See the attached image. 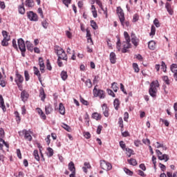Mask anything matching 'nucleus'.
<instances>
[{
  "mask_svg": "<svg viewBox=\"0 0 177 177\" xmlns=\"http://www.w3.org/2000/svg\"><path fill=\"white\" fill-rule=\"evenodd\" d=\"M124 37L125 41L122 42L123 48L122 50V53H127L128 52V49L131 48L132 45L131 44V37H129V35L128 32H124Z\"/></svg>",
  "mask_w": 177,
  "mask_h": 177,
  "instance_id": "f257e3e1",
  "label": "nucleus"
},
{
  "mask_svg": "<svg viewBox=\"0 0 177 177\" xmlns=\"http://www.w3.org/2000/svg\"><path fill=\"white\" fill-rule=\"evenodd\" d=\"M158 86H160L158 80L153 81L151 83L149 92L151 97H156V96H157V88H158Z\"/></svg>",
  "mask_w": 177,
  "mask_h": 177,
  "instance_id": "f03ea898",
  "label": "nucleus"
},
{
  "mask_svg": "<svg viewBox=\"0 0 177 177\" xmlns=\"http://www.w3.org/2000/svg\"><path fill=\"white\" fill-rule=\"evenodd\" d=\"M55 51L56 55H57L58 59H62V60H67V54L66 51L59 46H55Z\"/></svg>",
  "mask_w": 177,
  "mask_h": 177,
  "instance_id": "7ed1b4c3",
  "label": "nucleus"
},
{
  "mask_svg": "<svg viewBox=\"0 0 177 177\" xmlns=\"http://www.w3.org/2000/svg\"><path fill=\"white\" fill-rule=\"evenodd\" d=\"M15 82L18 86L19 91H21V89H23V82H24V77L23 75H20L19 72H16L15 73Z\"/></svg>",
  "mask_w": 177,
  "mask_h": 177,
  "instance_id": "20e7f679",
  "label": "nucleus"
},
{
  "mask_svg": "<svg viewBox=\"0 0 177 177\" xmlns=\"http://www.w3.org/2000/svg\"><path fill=\"white\" fill-rule=\"evenodd\" d=\"M18 44V48L19 50H21V56L23 57H26V43L24 41V39L23 38H19L17 40Z\"/></svg>",
  "mask_w": 177,
  "mask_h": 177,
  "instance_id": "39448f33",
  "label": "nucleus"
},
{
  "mask_svg": "<svg viewBox=\"0 0 177 177\" xmlns=\"http://www.w3.org/2000/svg\"><path fill=\"white\" fill-rule=\"evenodd\" d=\"M116 12L121 25L122 26V27H125V15L124 14V10H122V8H121V7H118Z\"/></svg>",
  "mask_w": 177,
  "mask_h": 177,
  "instance_id": "423d86ee",
  "label": "nucleus"
},
{
  "mask_svg": "<svg viewBox=\"0 0 177 177\" xmlns=\"http://www.w3.org/2000/svg\"><path fill=\"white\" fill-rule=\"evenodd\" d=\"M96 86H97V85H96L93 90V95L95 96V97L104 99V97H106V93H104V91L103 90L97 89Z\"/></svg>",
  "mask_w": 177,
  "mask_h": 177,
  "instance_id": "0eeeda50",
  "label": "nucleus"
},
{
  "mask_svg": "<svg viewBox=\"0 0 177 177\" xmlns=\"http://www.w3.org/2000/svg\"><path fill=\"white\" fill-rule=\"evenodd\" d=\"M156 154L158 156V160H160V161L163 160L165 162H167V161H168V160H169V158L168 157V155L162 154V153L161 152L160 150L156 149Z\"/></svg>",
  "mask_w": 177,
  "mask_h": 177,
  "instance_id": "6e6552de",
  "label": "nucleus"
},
{
  "mask_svg": "<svg viewBox=\"0 0 177 177\" xmlns=\"http://www.w3.org/2000/svg\"><path fill=\"white\" fill-rule=\"evenodd\" d=\"M19 135L23 133L24 135V138L29 142L32 140V136H31V131L30 130L24 129L21 131H19Z\"/></svg>",
  "mask_w": 177,
  "mask_h": 177,
  "instance_id": "1a4fd4ad",
  "label": "nucleus"
},
{
  "mask_svg": "<svg viewBox=\"0 0 177 177\" xmlns=\"http://www.w3.org/2000/svg\"><path fill=\"white\" fill-rule=\"evenodd\" d=\"M27 16L30 21H38V15L35 12L29 11L27 12Z\"/></svg>",
  "mask_w": 177,
  "mask_h": 177,
  "instance_id": "9d476101",
  "label": "nucleus"
},
{
  "mask_svg": "<svg viewBox=\"0 0 177 177\" xmlns=\"http://www.w3.org/2000/svg\"><path fill=\"white\" fill-rule=\"evenodd\" d=\"M109 62L111 64H115L117 63V55H115V53L111 52L109 54Z\"/></svg>",
  "mask_w": 177,
  "mask_h": 177,
  "instance_id": "9b49d317",
  "label": "nucleus"
},
{
  "mask_svg": "<svg viewBox=\"0 0 177 177\" xmlns=\"http://www.w3.org/2000/svg\"><path fill=\"white\" fill-rule=\"evenodd\" d=\"M131 42L133 44V45H134V46H138V45H139V39L138 37H136V35H135L134 33H131Z\"/></svg>",
  "mask_w": 177,
  "mask_h": 177,
  "instance_id": "f8f14e48",
  "label": "nucleus"
},
{
  "mask_svg": "<svg viewBox=\"0 0 177 177\" xmlns=\"http://www.w3.org/2000/svg\"><path fill=\"white\" fill-rule=\"evenodd\" d=\"M171 71L174 73V77L177 81V64H173L171 65Z\"/></svg>",
  "mask_w": 177,
  "mask_h": 177,
  "instance_id": "ddd939ff",
  "label": "nucleus"
},
{
  "mask_svg": "<svg viewBox=\"0 0 177 177\" xmlns=\"http://www.w3.org/2000/svg\"><path fill=\"white\" fill-rule=\"evenodd\" d=\"M102 109L104 117H109L110 115V113H109V106H107V104H103L102 106Z\"/></svg>",
  "mask_w": 177,
  "mask_h": 177,
  "instance_id": "4468645a",
  "label": "nucleus"
},
{
  "mask_svg": "<svg viewBox=\"0 0 177 177\" xmlns=\"http://www.w3.org/2000/svg\"><path fill=\"white\" fill-rule=\"evenodd\" d=\"M39 66L41 73H45V63H44V58L41 57H39Z\"/></svg>",
  "mask_w": 177,
  "mask_h": 177,
  "instance_id": "2eb2a0df",
  "label": "nucleus"
},
{
  "mask_svg": "<svg viewBox=\"0 0 177 177\" xmlns=\"http://www.w3.org/2000/svg\"><path fill=\"white\" fill-rule=\"evenodd\" d=\"M33 71H34L35 75H37L39 81V83L42 84V79L41 78V73H39V70H38V68H37V66L33 67Z\"/></svg>",
  "mask_w": 177,
  "mask_h": 177,
  "instance_id": "dca6fc26",
  "label": "nucleus"
},
{
  "mask_svg": "<svg viewBox=\"0 0 177 177\" xmlns=\"http://www.w3.org/2000/svg\"><path fill=\"white\" fill-rule=\"evenodd\" d=\"M53 112V108L52 107V105L50 104H48L45 106V113L46 115H49V114H51V113Z\"/></svg>",
  "mask_w": 177,
  "mask_h": 177,
  "instance_id": "f3484780",
  "label": "nucleus"
},
{
  "mask_svg": "<svg viewBox=\"0 0 177 177\" xmlns=\"http://www.w3.org/2000/svg\"><path fill=\"white\" fill-rule=\"evenodd\" d=\"M21 4L18 6V12L20 15L26 13V8H24V1L21 0Z\"/></svg>",
  "mask_w": 177,
  "mask_h": 177,
  "instance_id": "a211bd4d",
  "label": "nucleus"
},
{
  "mask_svg": "<svg viewBox=\"0 0 177 177\" xmlns=\"http://www.w3.org/2000/svg\"><path fill=\"white\" fill-rule=\"evenodd\" d=\"M165 8L167 9L168 13L172 16L174 15V10H172V8L171 7V3L169 2H167L165 4Z\"/></svg>",
  "mask_w": 177,
  "mask_h": 177,
  "instance_id": "6ab92c4d",
  "label": "nucleus"
},
{
  "mask_svg": "<svg viewBox=\"0 0 177 177\" xmlns=\"http://www.w3.org/2000/svg\"><path fill=\"white\" fill-rule=\"evenodd\" d=\"M0 109H2L3 112L6 111L5 101H3V97H2V95H0Z\"/></svg>",
  "mask_w": 177,
  "mask_h": 177,
  "instance_id": "aec40b11",
  "label": "nucleus"
},
{
  "mask_svg": "<svg viewBox=\"0 0 177 177\" xmlns=\"http://www.w3.org/2000/svg\"><path fill=\"white\" fill-rule=\"evenodd\" d=\"M59 111L62 115H64L66 114V108H64V105L63 103H59Z\"/></svg>",
  "mask_w": 177,
  "mask_h": 177,
  "instance_id": "412c9836",
  "label": "nucleus"
},
{
  "mask_svg": "<svg viewBox=\"0 0 177 177\" xmlns=\"http://www.w3.org/2000/svg\"><path fill=\"white\" fill-rule=\"evenodd\" d=\"M154 147L156 149L162 148V150H167V146L164 145V144H161L159 142H156L153 144Z\"/></svg>",
  "mask_w": 177,
  "mask_h": 177,
  "instance_id": "4be33fe9",
  "label": "nucleus"
},
{
  "mask_svg": "<svg viewBox=\"0 0 177 177\" xmlns=\"http://www.w3.org/2000/svg\"><path fill=\"white\" fill-rule=\"evenodd\" d=\"M28 96L29 95L26 92V91H24L21 93V98L22 102H26L27 99H28Z\"/></svg>",
  "mask_w": 177,
  "mask_h": 177,
  "instance_id": "5701e85b",
  "label": "nucleus"
},
{
  "mask_svg": "<svg viewBox=\"0 0 177 177\" xmlns=\"http://www.w3.org/2000/svg\"><path fill=\"white\" fill-rule=\"evenodd\" d=\"M39 97H41V100L42 102L45 101V99L46 97V95L45 94V91H44V88H41L39 90Z\"/></svg>",
  "mask_w": 177,
  "mask_h": 177,
  "instance_id": "b1692460",
  "label": "nucleus"
},
{
  "mask_svg": "<svg viewBox=\"0 0 177 177\" xmlns=\"http://www.w3.org/2000/svg\"><path fill=\"white\" fill-rule=\"evenodd\" d=\"M68 168L71 172H75V165L74 162H70L68 165Z\"/></svg>",
  "mask_w": 177,
  "mask_h": 177,
  "instance_id": "393cba45",
  "label": "nucleus"
},
{
  "mask_svg": "<svg viewBox=\"0 0 177 177\" xmlns=\"http://www.w3.org/2000/svg\"><path fill=\"white\" fill-rule=\"evenodd\" d=\"M26 44L28 50H30V52H32V50H34V45H32L30 41H26Z\"/></svg>",
  "mask_w": 177,
  "mask_h": 177,
  "instance_id": "a878e982",
  "label": "nucleus"
},
{
  "mask_svg": "<svg viewBox=\"0 0 177 177\" xmlns=\"http://www.w3.org/2000/svg\"><path fill=\"white\" fill-rule=\"evenodd\" d=\"M148 47L151 50H154L156 49V41L152 40L148 42Z\"/></svg>",
  "mask_w": 177,
  "mask_h": 177,
  "instance_id": "bb28decb",
  "label": "nucleus"
},
{
  "mask_svg": "<svg viewBox=\"0 0 177 177\" xmlns=\"http://www.w3.org/2000/svg\"><path fill=\"white\" fill-rule=\"evenodd\" d=\"M60 75L63 81H66V80H67V78L68 77V75H67V71H62L61 72Z\"/></svg>",
  "mask_w": 177,
  "mask_h": 177,
  "instance_id": "cd10ccee",
  "label": "nucleus"
},
{
  "mask_svg": "<svg viewBox=\"0 0 177 177\" xmlns=\"http://www.w3.org/2000/svg\"><path fill=\"white\" fill-rule=\"evenodd\" d=\"M2 35L3 37V39H6L7 41H10V36L8 34V32L6 30L2 31Z\"/></svg>",
  "mask_w": 177,
  "mask_h": 177,
  "instance_id": "c85d7f7f",
  "label": "nucleus"
},
{
  "mask_svg": "<svg viewBox=\"0 0 177 177\" xmlns=\"http://www.w3.org/2000/svg\"><path fill=\"white\" fill-rule=\"evenodd\" d=\"M25 5L28 8H32L34 6V1L32 0H26Z\"/></svg>",
  "mask_w": 177,
  "mask_h": 177,
  "instance_id": "c756f323",
  "label": "nucleus"
},
{
  "mask_svg": "<svg viewBox=\"0 0 177 177\" xmlns=\"http://www.w3.org/2000/svg\"><path fill=\"white\" fill-rule=\"evenodd\" d=\"M92 118L94 120H96L97 121H98V120H100L102 118V115L99 113L95 112L93 113Z\"/></svg>",
  "mask_w": 177,
  "mask_h": 177,
  "instance_id": "7c9ffc66",
  "label": "nucleus"
},
{
  "mask_svg": "<svg viewBox=\"0 0 177 177\" xmlns=\"http://www.w3.org/2000/svg\"><path fill=\"white\" fill-rule=\"evenodd\" d=\"M14 114L16 118L15 120L17 124H19V122L21 121V118H20V113H19V111H15Z\"/></svg>",
  "mask_w": 177,
  "mask_h": 177,
  "instance_id": "2f4dec72",
  "label": "nucleus"
},
{
  "mask_svg": "<svg viewBox=\"0 0 177 177\" xmlns=\"http://www.w3.org/2000/svg\"><path fill=\"white\" fill-rule=\"evenodd\" d=\"M117 42H116V48L118 49V52L121 50V40L120 39L119 37H117Z\"/></svg>",
  "mask_w": 177,
  "mask_h": 177,
  "instance_id": "473e14b6",
  "label": "nucleus"
},
{
  "mask_svg": "<svg viewBox=\"0 0 177 177\" xmlns=\"http://www.w3.org/2000/svg\"><path fill=\"white\" fill-rule=\"evenodd\" d=\"M62 128L65 129V131H67V132H71V127L70 126L66 124L65 123H62Z\"/></svg>",
  "mask_w": 177,
  "mask_h": 177,
  "instance_id": "72a5a7b5",
  "label": "nucleus"
},
{
  "mask_svg": "<svg viewBox=\"0 0 177 177\" xmlns=\"http://www.w3.org/2000/svg\"><path fill=\"white\" fill-rule=\"evenodd\" d=\"M100 167L102 169H104L106 171L107 169V165H106V162L105 160H101L100 161Z\"/></svg>",
  "mask_w": 177,
  "mask_h": 177,
  "instance_id": "f704fd0d",
  "label": "nucleus"
},
{
  "mask_svg": "<svg viewBox=\"0 0 177 177\" xmlns=\"http://www.w3.org/2000/svg\"><path fill=\"white\" fill-rule=\"evenodd\" d=\"M113 105L115 109L118 110V109H120V100L118 99H115L113 102Z\"/></svg>",
  "mask_w": 177,
  "mask_h": 177,
  "instance_id": "c9c22d12",
  "label": "nucleus"
},
{
  "mask_svg": "<svg viewBox=\"0 0 177 177\" xmlns=\"http://www.w3.org/2000/svg\"><path fill=\"white\" fill-rule=\"evenodd\" d=\"M127 161L130 165H133L134 167L135 165H138V162L133 158L129 159Z\"/></svg>",
  "mask_w": 177,
  "mask_h": 177,
  "instance_id": "e433bc0d",
  "label": "nucleus"
},
{
  "mask_svg": "<svg viewBox=\"0 0 177 177\" xmlns=\"http://www.w3.org/2000/svg\"><path fill=\"white\" fill-rule=\"evenodd\" d=\"M33 156L36 161H39L40 158H39V154L38 153V150H35L33 151Z\"/></svg>",
  "mask_w": 177,
  "mask_h": 177,
  "instance_id": "4c0bfd02",
  "label": "nucleus"
},
{
  "mask_svg": "<svg viewBox=\"0 0 177 177\" xmlns=\"http://www.w3.org/2000/svg\"><path fill=\"white\" fill-rule=\"evenodd\" d=\"M53 149L48 147L47 148V156L48 157H52V156H53Z\"/></svg>",
  "mask_w": 177,
  "mask_h": 177,
  "instance_id": "58836bf2",
  "label": "nucleus"
},
{
  "mask_svg": "<svg viewBox=\"0 0 177 177\" xmlns=\"http://www.w3.org/2000/svg\"><path fill=\"white\" fill-rule=\"evenodd\" d=\"M111 88H112V89H113L115 92H118V91L119 87H118L117 83H115V82L112 83V84H111Z\"/></svg>",
  "mask_w": 177,
  "mask_h": 177,
  "instance_id": "ea45409f",
  "label": "nucleus"
},
{
  "mask_svg": "<svg viewBox=\"0 0 177 177\" xmlns=\"http://www.w3.org/2000/svg\"><path fill=\"white\" fill-rule=\"evenodd\" d=\"M91 26L92 27V28L93 30H97V28H98L97 24L93 20L91 21Z\"/></svg>",
  "mask_w": 177,
  "mask_h": 177,
  "instance_id": "a19ab883",
  "label": "nucleus"
},
{
  "mask_svg": "<svg viewBox=\"0 0 177 177\" xmlns=\"http://www.w3.org/2000/svg\"><path fill=\"white\" fill-rule=\"evenodd\" d=\"M24 77H25V81L26 82L30 81V73H28V71H24Z\"/></svg>",
  "mask_w": 177,
  "mask_h": 177,
  "instance_id": "79ce46f5",
  "label": "nucleus"
},
{
  "mask_svg": "<svg viewBox=\"0 0 177 177\" xmlns=\"http://www.w3.org/2000/svg\"><path fill=\"white\" fill-rule=\"evenodd\" d=\"M12 47L16 49V50H19V47L17 46V41L15 39H12Z\"/></svg>",
  "mask_w": 177,
  "mask_h": 177,
  "instance_id": "37998d69",
  "label": "nucleus"
},
{
  "mask_svg": "<svg viewBox=\"0 0 177 177\" xmlns=\"http://www.w3.org/2000/svg\"><path fill=\"white\" fill-rule=\"evenodd\" d=\"M149 35H156V26H151V32L149 33Z\"/></svg>",
  "mask_w": 177,
  "mask_h": 177,
  "instance_id": "c03bdc74",
  "label": "nucleus"
},
{
  "mask_svg": "<svg viewBox=\"0 0 177 177\" xmlns=\"http://www.w3.org/2000/svg\"><path fill=\"white\" fill-rule=\"evenodd\" d=\"M133 68L135 73H139L140 69H139V66H138V64L133 63Z\"/></svg>",
  "mask_w": 177,
  "mask_h": 177,
  "instance_id": "a18cd8bd",
  "label": "nucleus"
},
{
  "mask_svg": "<svg viewBox=\"0 0 177 177\" xmlns=\"http://www.w3.org/2000/svg\"><path fill=\"white\" fill-rule=\"evenodd\" d=\"M1 45L2 46H9V40L3 39V40L1 41Z\"/></svg>",
  "mask_w": 177,
  "mask_h": 177,
  "instance_id": "49530a36",
  "label": "nucleus"
},
{
  "mask_svg": "<svg viewBox=\"0 0 177 177\" xmlns=\"http://www.w3.org/2000/svg\"><path fill=\"white\" fill-rule=\"evenodd\" d=\"M124 171L125 172V174H127V175H129V176H132V175H133V172H132L129 169L124 168Z\"/></svg>",
  "mask_w": 177,
  "mask_h": 177,
  "instance_id": "de8ad7c7",
  "label": "nucleus"
},
{
  "mask_svg": "<svg viewBox=\"0 0 177 177\" xmlns=\"http://www.w3.org/2000/svg\"><path fill=\"white\" fill-rule=\"evenodd\" d=\"M162 80L167 85H169L170 81L169 79L168 78V76H163Z\"/></svg>",
  "mask_w": 177,
  "mask_h": 177,
  "instance_id": "09e8293b",
  "label": "nucleus"
},
{
  "mask_svg": "<svg viewBox=\"0 0 177 177\" xmlns=\"http://www.w3.org/2000/svg\"><path fill=\"white\" fill-rule=\"evenodd\" d=\"M118 124L120 128H124V120H122V118H119Z\"/></svg>",
  "mask_w": 177,
  "mask_h": 177,
  "instance_id": "8fccbe9b",
  "label": "nucleus"
},
{
  "mask_svg": "<svg viewBox=\"0 0 177 177\" xmlns=\"http://www.w3.org/2000/svg\"><path fill=\"white\" fill-rule=\"evenodd\" d=\"M119 145H120L121 149H122V150H126L127 145H125V143L124 142V141H120L119 142Z\"/></svg>",
  "mask_w": 177,
  "mask_h": 177,
  "instance_id": "3c124183",
  "label": "nucleus"
},
{
  "mask_svg": "<svg viewBox=\"0 0 177 177\" xmlns=\"http://www.w3.org/2000/svg\"><path fill=\"white\" fill-rule=\"evenodd\" d=\"M107 93L110 95V96H112V97H115V94H114V92L111 91L110 88L106 89Z\"/></svg>",
  "mask_w": 177,
  "mask_h": 177,
  "instance_id": "603ef678",
  "label": "nucleus"
},
{
  "mask_svg": "<svg viewBox=\"0 0 177 177\" xmlns=\"http://www.w3.org/2000/svg\"><path fill=\"white\" fill-rule=\"evenodd\" d=\"M139 20V15L135 14L133 16V23H136Z\"/></svg>",
  "mask_w": 177,
  "mask_h": 177,
  "instance_id": "864d4df0",
  "label": "nucleus"
},
{
  "mask_svg": "<svg viewBox=\"0 0 177 177\" xmlns=\"http://www.w3.org/2000/svg\"><path fill=\"white\" fill-rule=\"evenodd\" d=\"M85 84H86V86L88 87V88H92V82L91 81V80H87L86 82H85Z\"/></svg>",
  "mask_w": 177,
  "mask_h": 177,
  "instance_id": "5fc2aeb1",
  "label": "nucleus"
},
{
  "mask_svg": "<svg viewBox=\"0 0 177 177\" xmlns=\"http://www.w3.org/2000/svg\"><path fill=\"white\" fill-rule=\"evenodd\" d=\"M62 2L66 8H68V5L71 3V0H62Z\"/></svg>",
  "mask_w": 177,
  "mask_h": 177,
  "instance_id": "6e6d98bb",
  "label": "nucleus"
},
{
  "mask_svg": "<svg viewBox=\"0 0 177 177\" xmlns=\"http://www.w3.org/2000/svg\"><path fill=\"white\" fill-rule=\"evenodd\" d=\"M46 68L49 71L52 70V66L50 65V62H49V59H47L46 61Z\"/></svg>",
  "mask_w": 177,
  "mask_h": 177,
  "instance_id": "4d7b16f0",
  "label": "nucleus"
},
{
  "mask_svg": "<svg viewBox=\"0 0 177 177\" xmlns=\"http://www.w3.org/2000/svg\"><path fill=\"white\" fill-rule=\"evenodd\" d=\"M41 26L44 28L46 29V28H48V26H49V24L46 21H43L41 22Z\"/></svg>",
  "mask_w": 177,
  "mask_h": 177,
  "instance_id": "13d9d810",
  "label": "nucleus"
},
{
  "mask_svg": "<svg viewBox=\"0 0 177 177\" xmlns=\"http://www.w3.org/2000/svg\"><path fill=\"white\" fill-rule=\"evenodd\" d=\"M161 67H162V70L165 73L167 71V64H165V62H161Z\"/></svg>",
  "mask_w": 177,
  "mask_h": 177,
  "instance_id": "bf43d9fd",
  "label": "nucleus"
},
{
  "mask_svg": "<svg viewBox=\"0 0 177 177\" xmlns=\"http://www.w3.org/2000/svg\"><path fill=\"white\" fill-rule=\"evenodd\" d=\"M153 24L154 26H156V27L158 28L160 27V26H161V24H160V21H158V19H155L153 20Z\"/></svg>",
  "mask_w": 177,
  "mask_h": 177,
  "instance_id": "052dcab7",
  "label": "nucleus"
},
{
  "mask_svg": "<svg viewBox=\"0 0 177 177\" xmlns=\"http://www.w3.org/2000/svg\"><path fill=\"white\" fill-rule=\"evenodd\" d=\"M80 102L84 106H88V101L85 100L84 98H82V97H80Z\"/></svg>",
  "mask_w": 177,
  "mask_h": 177,
  "instance_id": "680f3d73",
  "label": "nucleus"
},
{
  "mask_svg": "<svg viewBox=\"0 0 177 177\" xmlns=\"http://www.w3.org/2000/svg\"><path fill=\"white\" fill-rule=\"evenodd\" d=\"M95 3L100 6V9H103V4L100 0H95Z\"/></svg>",
  "mask_w": 177,
  "mask_h": 177,
  "instance_id": "e2e57ef3",
  "label": "nucleus"
},
{
  "mask_svg": "<svg viewBox=\"0 0 177 177\" xmlns=\"http://www.w3.org/2000/svg\"><path fill=\"white\" fill-rule=\"evenodd\" d=\"M129 118V113L128 112H125L124 114V121H128V119Z\"/></svg>",
  "mask_w": 177,
  "mask_h": 177,
  "instance_id": "0e129e2a",
  "label": "nucleus"
},
{
  "mask_svg": "<svg viewBox=\"0 0 177 177\" xmlns=\"http://www.w3.org/2000/svg\"><path fill=\"white\" fill-rule=\"evenodd\" d=\"M113 168L111 163L106 162V171H110Z\"/></svg>",
  "mask_w": 177,
  "mask_h": 177,
  "instance_id": "69168bd1",
  "label": "nucleus"
},
{
  "mask_svg": "<svg viewBox=\"0 0 177 177\" xmlns=\"http://www.w3.org/2000/svg\"><path fill=\"white\" fill-rule=\"evenodd\" d=\"M84 136L86 139H89V138H91V133L90 132H84Z\"/></svg>",
  "mask_w": 177,
  "mask_h": 177,
  "instance_id": "338daca9",
  "label": "nucleus"
},
{
  "mask_svg": "<svg viewBox=\"0 0 177 177\" xmlns=\"http://www.w3.org/2000/svg\"><path fill=\"white\" fill-rule=\"evenodd\" d=\"M0 138H5V131L2 128H0Z\"/></svg>",
  "mask_w": 177,
  "mask_h": 177,
  "instance_id": "774afa93",
  "label": "nucleus"
}]
</instances>
